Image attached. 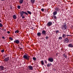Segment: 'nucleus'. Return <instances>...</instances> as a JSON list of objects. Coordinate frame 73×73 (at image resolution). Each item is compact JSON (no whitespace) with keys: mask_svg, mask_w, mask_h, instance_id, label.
<instances>
[{"mask_svg":"<svg viewBox=\"0 0 73 73\" xmlns=\"http://www.w3.org/2000/svg\"><path fill=\"white\" fill-rule=\"evenodd\" d=\"M23 58L24 59H26L27 60H29V56H28L27 54H25L23 56Z\"/></svg>","mask_w":73,"mask_h":73,"instance_id":"nucleus-1","label":"nucleus"},{"mask_svg":"<svg viewBox=\"0 0 73 73\" xmlns=\"http://www.w3.org/2000/svg\"><path fill=\"white\" fill-rule=\"evenodd\" d=\"M67 28V27L66 26V23H64V24H63V25L62 26V29H64V30H66Z\"/></svg>","mask_w":73,"mask_h":73,"instance_id":"nucleus-2","label":"nucleus"},{"mask_svg":"<svg viewBox=\"0 0 73 73\" xmlns=\"http://www.w3.org/2000/svg\"><path fill=\"white\" fill-rule=\"evenodd\" d=\"M24 14H25V15H28V13L22 11L20 12L21 17H22V16H23V15H24Z\"/></svg>","mask_w":73,"mask_h":73,"instance_id":"nucleus-3","label":"nucleus"},{"mask_svg":"<svg viewBox=\"0 0 73 73\" xmlns=\"http://www.w3.org/2000/svg\"><path fill=\"white\" fill-rule=\"evenodd\" d=\"M52 25V22H48V23L47 24V26L48 27H49L50 26H51Z\"/></svg>","mask_w":73,"mask_h":73,"instance_id":"nucleus-4","label":"nucleus"},{"mask_svg":"<svg viewBox=\"0 0 73 73\" xmlns=\"http://www.w3.org/2000/svg\"><path fill=\"white\" fill-rule=\"evenodd\" d=\"M14 42L15 44H19L20 43V41L18 40H15L14 41Z\"/></svg>","mask_w":73,"mask_h":73,"instance_id":"nucleus-5","label":"nucleus"},{"mask_svg":"<svg viewBox=\"0 0 73 73\" xmlns=\"http://www.w3.org/2000/svg\"><path fill=\"white\" fill-rule=\"evenodd\" d=\"M69 41V39L67 38L65 39L64 40V43H68Z\"/></svg>","mask_w":73,"mask_h":73,"instance_id":"nucleus-6","label":"nucleus"},{"mask_svg":"<svg viewBox=\"0 0 73 73\" xmlns=\"http://www.w3.org/2000/svg\"><path fill=\"white\" fill-rule=\"evenodd\" d=\"M9 57H7V58H6L5 59H4V61L5 62H7V61H8V60H9Z\"/></svg>","mask_w":73,"mask_h":73,"instance_id":"nucleus-7","label":"nucleus"},{"mask_svg":"<svg viewBox=\"0 0 73 73\" xmlns=\"http://www.w3.org/2000/svg\"><path fill=\"white\" fill-rule=\"evenodd\" d=\"M48 61H49L51 62H52L54 61V59L52 58H50L48 59Z\"/></svg>","mask_w":73,"mask_h":73,"instance_id":"nucleus-8","label":"nucleus"},{"mask_svg":"<svg viewBox=\"0 0 73 73\" xmlns=\"http://www.w3.org/2000/svg\"><path fill=\"white\" fill-rule=\"evenodd\" d=\"M29 69V70H33V67L32 66H28Z\"/></svg>","mask_w":73,"mask_h":73,"instance_id":"nucleus-9","label":"nucleus"},{"mask_svg":"<svg viewBox=\"0 0 73 73\" xmlns=\"http://www.w3.org/2000/svg\"><path fill=\"white\" fill-rule=\"evenodd\" d=\"M68 46L70 48L73 47V45L72 44L70 43L68 45Z\"/></svg>","mask_w":73,"mask_h":73,"instance_id":"nucleus-10","label":"nucleus"},{"mask_svg":"<svg viewBox=\"0 0 73 73\" xmlns=\"http://www.w3.org/2000/svg\"><path fill=\"white\" fill-rule=\"evenodd\" d=\"M42 35H46V31L44 30H43L42 31Z\"/></svg>","mask_w":73,"mask_h":73,"instance_id":"nucleus-11","label":"nucleus"},{"mask_svg":"<svg viewBox=\"0 0 73 73\" xmlns=\"http://www.w3.org/2000/svg\"><path fill=\"white\" fill-rule=\"evenodd\" d=\"M4 66H0V70H4Z\"/></svg>","mask_w":73,"mask_h":73,"instance_id":"nucleus-12","label":"nucleus"},{"mask_svg":"<svg viewBox=\"0 0 73 73\" xmlns=\"http://www.w3.org/2000/svg\"><path fill=\"white\" fill-rule=\"evenodd\" d=\"M57 11H55L53 13V15H55L57 14Z\"/></svg>","mask_w":73,"mask_h":73,"instance_id":"nucleus-13","label":"nucleus"},{"mask_svg":"<svg viewBox=\"0 0 73 73\" xmlns=\"http://www.w3.org/2000/svg\"><path fill=\"white\" fill-rule=\"evenodd\" d=\"M52 64L51 63H48L47 64V66L48 68L49 67H50V66L52 65Z\"/></svg>","mask_w":73,"mask_h":73,"instance_id":"nucleus-14","label":"nucleus"},{"mask_svg":"<svg viewBox=\"0 0 73 73\" xmlns=\"http://www.w3.org/2000/svg\"><path fill=\"white\" fill-rule=\"evenodd\" d=\"M66 35H65V34H63L62 37H63V38H65L66 37Z\"/></svg>","mask_w":73,"mask_h":73,"instance_id":"nucleus-15","label":"nucleus"},{"mask_svg":"<svg viewBox=\"0 0 73 73\" xmlns=\"http://www.w3.org/2000/svg\"><path fill=\"white\" fill-rule=\"evenodd\" d=\"M13 17L14 19H16V15H14L13 16Z\"/></svg>","mask_w":73,"mask_h":73,"instance_id":"nucleus-16","label":"nucleus"},{"mask_svg":"<svg viewBox=\"0 0 73 73\" xmlns=\"http://www.w3.org/2000/svg\"><path fill=\"white\" fill-rule=\"evenodd\" d=\"M55 10L56 11H59V9L58 7H56L55 9Z\"/></svg>","mask_w":73,"mask_h":73,"instance_id":"nucleus-17","label":"nucleus"},{"mask_svg":"<svg viewBox=\"0 0 73 73\" xmlns=\"http://www.w3.org/2000/svg\"><path fill=\"white\" fill-rule=\"evenodd\" d=\"M63 56L66 58H67V55L65 54H63Z\"/></svg>","mask_w":73,"mask_h":73,"instance_id":"nucleus-18","label":"nucleus"},{"mask_svg":"<svg viewBox=\"0 0 73 73\" xmlns=\"http://www.w3.org/2000/svg\"><path fill=\"white\" fill-rule=\"evenodd\" d=\"M41 35V33L40 32H39L37 33V35L38 36H40Z\"/></svg>","mask_w":73,"mask_h":73,"instance_id":"nucleus-19","label":"nucleus"},{"mask_svg":"<svg viewBox=\"0 0 73 73\" xmlns=\"http://www.w3.org/2000/svg\"><path fill=\"white\" fill-rule=\"evenodd\" d=\"M23 0H20L19 3L21 4H22L23 3Z\"/></svg>","mask_w":73,"mask_h":73,"instance_id":"nucleus-20","label":"nucleus"},{"mask_svg":"<svg viewBox=\"0 0 73 73\" xmlns=\"http://www.w3.org/2000/svg\"><path fill=\"white\" fill-rule=\"evenodd\" d=\"M41 64L42 65H44V61H43V60H42L41 61Z\"/></svg>","mask_w":73,"mask_h":73,"instance_id":"nucleus-21","label":"nucleus"},{"mask_svg":"<svg viewBox=\"0 0 73 73\" xmlns=\"http://www.w3.org/2000/svg\"><path fill=\"white\" fill-rule=\"evenodd\" d=\"M27 12L28 13V14H30V15H31V14L32 13H31V12L28 11H27Z\"/></svg>","mask_w":73,"mask_h":73,"instance_id":"nucleus-22","label":"nucleus"},{"mask_svg":"<svg viewBox=\"0 0 73 73\" xmlns=\"http://www.w3.org/2000/svg\"><path fill=\"white\" fill-rule=\"evenodd\" d=\"M53 17L54 19H56L57 18V17L55 16V15H53Z\"/></svg>","mask_w":73,"mask_h":73,"instance_id":"nucleus-23","label":"nucleus"},{"mask_svg":"<svg viewBox=\"0 0 73 73\" xmlns=\"http://www.w3.org/2000/svg\"><path fill=\"white\" fill-rule=\"evenodd\" d=\"M19 31H18L17 30L16 31H15V33H19Z\"/></svg>","mask_w":73,"mask_h":73,"instance_id":"nucleus-24","label":"nucleus"},{"mask_svg":"<svg viewBox=\"0 0 73 73\" xmlns=\"http://www.w3.org/2000/svg\"><path fill=\"white\" fill-rule=\"evenodd\" d=\"M9 38L11 40V41L13 40V39L12 38V37H9Z\"/></svg>","mask_w":73,"mask_h":73,"instance_id":"nucleus-25","label":"nucleus"},{"mask_svg":"<svg viewBox=\"0 0 73 73\" xmlns=\"http://www.w3.org/2000/svg\"><path fill=\"white\" fill-rule=\"evenodd\" d=\"M33 59L34 60V61H36V58L35 57H33Z\"/></svg>","mask_w":73,"mask_h":73,"instance_id":"nucleus-26","label":"nucleus"},{"mask_svg":"<svg viewBox=\"0 0 73 73\" xmlns=\"http://www.w3.org/2000/svg\"><path fill=\"white\" fill-rule=\"evenodd\" d=\"M59 40H61L62 39V37H59L58 38Z\"/></svg>","mask_w":73,"mask_h":73,"instance_id":"nucleus-27","label":"nucleus"},{"mask_svg":"<svg viewBox=\"0 0 73 73\" xmlns=\"http://www.w3.org/2000/svg\"><path fill=\"white\" fill-rule=\"evenodd\" d=\"M34 0H31V2L32 3H34Z\"/></svg>","mask_w":73,"mask_h":73,"instance_id":"nucleus-28","label":"nucleus"},{"mask_svg":"<svg viewBox=\"0 0 73 73\" xmlns=\"http://www.w3.org/2000/svg\"><path fill=\"white\" fill-rule=\"evenodd\" d=\"M56 31V33L57 34V33H58L59 31L58 30H57V31Z\"/></svg>","mask_w":73,"mask_h":73,"instance_id":"nucleus-29","label":"nucleus"},{"mask_svg":"<svg viewBox=\"0 0 73 73\" xmlns=\"http://www.w3.org/2000/svg\"><path fill=\"white\" fill-rule=\"evenodd\" d=\"M17 8L18 9H20V5H18L17 6Z\"/></svg>","mask_w":73,"mask_h":73,"instance_id":"nucleus-30","label":"nucleus"},{"mask_svg":"<svg viewBox=\"0 0 73 73\" xmlns=\"http://www.w3.org/2000/svg\"><path fill=\"white\" fill-rule=\"evenodd\" d=\"M3 27V25L1 23H0V27Z\"/></svg>","mask_w":73,"mask_h":73,"instance_id":"nucleus-31","label":"nucleus"},{"mask_svg":"<svg viewBox=\"0 0 73 73\" xmlns=\"http://www.w3.org/2000/svg\"><path fill=\"white\" fill-rule=\"evenodd\" d=\"M1 52L2 53H3V52H4V50H1Z\"/></svg>","mask_w":73,"mask_h":73,"instance_id":"nucleus-32","label":"nucleus"},{"mask_svg":"<svg viewBox=\"0 0 73 73\" xmlns=\"http://www.w3.org/2000/svg\"><path fill=\"white\" fill-rule=\"evenodd\" d=\"M41 11H42V12H44V9H41Z\"/></svg>","mask_w":73,"mask_h":73,"instance_id":"nucleus-33","label":"nucleus"},{"mask_svg":"<svg viewBox=\"0 0 73 73\" xmlns=\"http://www.w3.org/2000/svg\"><path fill=\"white\" fill-rule=\"evenodd\" d=\"M21 46L22 47H23L24 45H23L22 44H21Z\"/></svg>","mask_w":73,"mask_h":73,"instance_id":"nucleus-34","label":"nucleus"},{"mask_svg":"<svg viewBox=\"0 0 73 73\" xmlns=\"http://www.w3.org/2000/svg\"><path fill=\"white\" fill-rule=\"evenodd\" d=\"M45 61V64H47V61H46V60H45V61Z\"/></svg>","mask_w":73,"mask_h":73,"instance_id":"nucleus-35","label":"nucleus"},{"mask_svg":"<svg viewBox=\"0 0 73 73\" xmlns=\"http://www.w3.org/2000/svg\"><path fill=\"white\" fill-rule=\"evenodd\" d=\"M22 19H25V17L24 15H22Z\"/></svg>","mask_w":73,"mask_h":73,"instance_id":"nucleus-36","label":"nucleus"},{"mask_svg":"<svg viewBox=\"0 0 73 73\" xmlns=\"http://www.w3.org/2000/svg\"><path fill=\"white\" fill-rule=\"evenodd\" d=\"M49 37L48 36H46L45 38H46V39H47Z\"/></svg>","mask_w":73,"mask_h":73,"instance_id":"nucleus-37","label":"nucleus"},{"mask_svg":"<svg viewBox=\"0 0 73 73\" xmlns=\"http://www.w3.org/2000/svg\"><path fill=\"white\" fill-rule=\"evenodd\" d=\"M7 33H8V34H9V33H10V32L9 31H7Z\"/></svg>","mask_w":73,"mask_h":73,"instance_id":"nucleus-38","label":"nucleus"},{"mask_svg":"<svg viewBox=\"0 0 73 73\" xmlns=\"http://www.w3.org/2000/svg\"><path fill=\"white\" fill-rule=\"evenodd\" d=\"M19 49L21 50V49H23V48H20V47H19Z\"/></svg>","mask_w":73,"mask_h":73,"instance_id":"nucleus-39","label":"nucleus"},{"mask_svg":"<svg viewBox=\"0 0 73 73\" xmlns=\"http://www.w3.org/2000/svg\"><path fill=\"white\" fill-rule=\"evenodd\" d=\"M2 38L3 39H5V38L4 37V36H3L2 37Z\"/></svg>","mask_w":73,"mask_h":73,"instance_id":"nucleus-40","label":"nucleus"},{"mask_svg":"<svg viewBox=\"0 0 73 73\" xmlns=\"http://www.w3.org/2000/svg\"><path fill=\"white\" fill-rule=\"evenodd\" d=\"M67 36H70V35H67Z\"/></svg>","mask_w":73,"mask_h":73,"instance_id":"nucleus-41","label":"nucleus"},{"mask_svg":"<svg viewBox=\"0 0 73 73\" xmlns=\"http://www.w3.org/2000/svg\"><path fill=\"white\" fill-rule=\"evenodd\" d=\"M31 29L33 30V27H32V28H31Z\"/></svg>","mask_w":73,"mask_h":73,"instance_id":"nucleus-42","label":"nucleus"},{"mask_svg":"<svg viewBox=\"0 0 73 73\" xmlns=\"http://www.w3.org/2000/svg\"><path fill=\"white\" fill-rule=\"evenodd\" d=\"M1 1H5V0H1Z\"/></svg>","mask_w":73,"mask_h":73,"instance_id":"nucleus-43","label":"nucleus"},{"mask_svg":"<svg viewBox=\"0 0 73 73\" xmlns=\"http://www.w3.org/2000/svg\"><path fill=\"white\" fill-rule=\"evenodd\" d=\"M1 22V20L0 19V23Z\"/></svg>","mask_w":73,"mask_h":73,"instance_id":"nucleus-44","label":"nucleus"},{"mask_svg":"<svg viewBox=\"0 0 73 73\" xmlns=\"http://www.w3.org/2000/svg\"><path fill=\"white\" fill-rule=\"evenodd\" d=\"M10 8L11 9H12V7H10Z\"/></svg>","mask_w":73,"mask_h":73,"instance_id":"nucleus-45","label":"nucleus"},{"mask_svg":"<svg viewBox=\"0 0 73 73\" xmlns=\"http://www.w3.org/2000/svg\"><path fill=\"white\" fill-rule=\"evenodd\" d=\"M3 57H4V58L5 57V56H3Z\"/></svg>","mask_w":73,"mask_h":73,"instance_id":"nucleus-46","label":"nucleus"},{"mask_svg":"<svg viewBox=\"0 0 73 73\" xmlns=\"http://www.w3.org/2000/svg\"><path fill=\"white\" fill-rule=\"evenodd\" d=\"M4 31H6V30H4Z\"/></svg>","mask_w":73,"mask_h":73,"instance_id":"nucleus-47","label":"nucleus"},{"mask_svg":"<svg viewBox=\"0 0 73 73\" xmlns=\"http://www.w3.org/2000/svg\"><path fill=\"white\" fill-rule=\"evenodd\" d=\"M57 54H56V55H57Z\"/></svg>","mask_w":73,"mask_h":73,"instance_id":"nucleus-48","label":"nucleus"},{"mask_svg":"<svg viewBox=\"0 0 73 73\" xmlns=\"http://www.w3.org/2000/svg\"><path fill=\"white\" fill-rule=\"evenodd\" d=\"M19 73H21V72H19Z\"/></svg>","mask_w":73,"mask_h":73,"instance_id":"nucleus-49","label":"nucleus"},{"mask_svg":"<svg viewBox=\"0 0 73 73\" xmlns=\"http://www.w3.org/2000/svg\"><path fill=\"white\" fill-rule=\"evenodd\" d=\"M73 1V0H72Z\"/></svg>","mask_w":73,"mask_h":73,"instance_id":"nucleus-50","label":"nucleus"}]
</instances>
